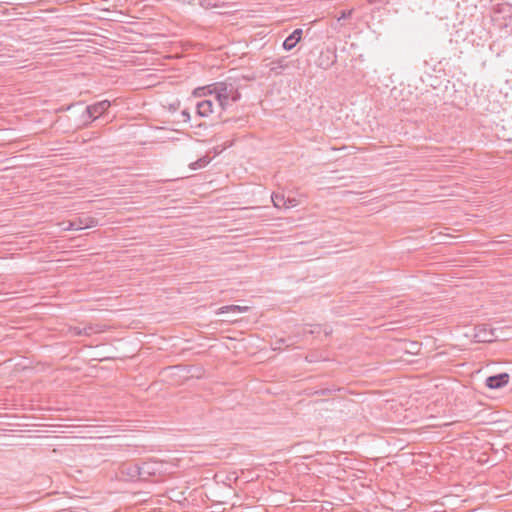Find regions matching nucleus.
<instances>
[{
	"label": "nucleus",
	"instance_id": "nucleus-17",
	"mask_svg": "<svg viewBox=\"0 0 512 512\" xmlns=\"http://www.w3.org/2000/svg\"><path fill=\"white\" fill-rule=\"evenodd\" d=\"M209 163V159L206 157H203L201 159H198L197 161L190 164V168L193 170L205 167Z\"/></svg>",
	"mask_w": 512,
	"mask_h": 512
},
{
	"label": "nucleus",
	"instance_id": "nucleus-12",
	"mask_svg": "<svg viewBox=\"0 0 512 512\" xmlns=\"http://www.w3.org/2000/svg\"><path fill=\"white\" fill-rule=\"evenodd\" d=\"M271 198H272L273 205L276 208L290 207V206L294 205L293 204L294 200H290V199L286 200L283 194L273 193Z\"/></svg>",
	"mask_w": 512,
	"mask_h": 512
},
{
	"label": "nucleus",
	"instance_id": "nucleus-25",
	"mask_svg": "<svg viewBox=\"0 0 512 512\" xmlns=\"http://www.w3.org/2000/svg\"><path fill=\"white\" fill-rule=\"evenodd\" d=\"M284 342H285V340H284V339H279V340H277V341H276V344H278V346H276L274 349H280V348H281V347H280V345H281V344H283Z\"/></svg>",
	"mask_w": 512,
	"mask_h": 512
},
{
	"label": "nucleus",
	"instance_id": "nucleus-23",
	"mask_svg": "<svg viewBox=\"0 0 512 512\" xmlns=\"http://www.w3.org/2000/svg\"><path fill=\"white\" fill-rule=\"evenodd\" d=\"M107 328H108V326H107V325H100V324L98 323V334H99V333H102V332H104V331H106V329H107Z\"/></svg>",
	"mask_w": 512,
	"mask_h": 512
},
{
	"label": "nucleus",
	"instance_id": "nucleus-13",
	"mask_svg": "<svg viewBox=\"0 0 512 512\" xmlns=\"http://www.w3.org/2000/svg\"><path fill=\"white\" fill-rule=\"evenodd\" d=\"M248 310H249L248 306L227 305V306L220 307L216 311V314H224V313H229V312L243 313V312H247Z\"/></svg>",
	"mask_w": 512,
	"mask_h": 512
},
{
	"label": "nucleus",
	"instance_id": "nucleus-24",
	"mask_svg": "<svg viewBox=\"0 0 512 512\" xmlns=\"http://www.w3.org/2000/svg\"><path fill=\"white\" fill-rule=\"evenodd\" d=\"M97 56H98V66L102 65L103 67H105L106 65L101 63V51L99 49H98Z\"/></svg>",
	"mask_w": 512,
	"mask_h": 512
},
{
	"label": "nucleus",
	"instance_id": "nucleus-19",
	"mask_svg": "<svg viewBox=\"0 0 512 512\" xmlns=\"http://www.w3.org/2000/svg\"><path fill=\"white\" fill-rule=\"evenodd\" d=\"M353 9L350 10H342L338 16H336L337 21H341L343 19H348L352 16Z\"/></svg>",
	"mask_w": 512,
	"mask_h": 512
},
{
	"label": "nucleus",
	"instance_id": "nucleus-28",
	"mask_svg": "<svg viewBox=\"0 0 512 512\" xmlns=\"http://www.w3.org/2000/svg\"><path fill=\"white\" fill-rule=\"evenodd\" d=\"M107 358H98V362H101L103 360H106Z\"/></svg>",
	"mask_w": 512,
	"mask_h": 512
},
{
	"label": "nucleus",
	"instance_id": "nucleus-15",
	"mask_svg": "<svg viewBox=\"0 0 512 512\" xmlns=\"http://www.w3.org/2000/svg\"><path fill=\"white\" fill-rule=\"evenodd\" d=\"M199 4L204 9H211L223 6L220 0H199Z\"/></svg>",
	"mask_w": 512,
	"mask_h": 512
},
{
	"label": "nucleus",
	"instance_id": "nucleus-22",
	"mask_svg": "<svg viewBox=\"0 0 512 512\" xmlns=\"http://www.w3.org/2000/svg\"><path fill=\"white\" fill-rule=\"evenodd\" d=\"M86 110L92 116L93 113L96 112V104L87 106Z\"/></svg>",
	"mask_w": 512,
	"mask_h": 512
},
{
	"label": "nucleus",
	"instance_id": "nucleus-26",
	"mask_svg": "<svg viewBox=\"0 0 512 512\" xmlns=\"http://www.w3.org/2000/svg\"><path fill=\"white\" fill-rule=\"evenodd\" d=\"M368 1H369V3L377 2V0H368ZM378 2L388 3L389 0H378Z\"/></svg>",
	"mask_w": 512,
	"mask_h": 512
},
{
	"label": "nucleus",
	"instance_id": "nucleus-11",
	"mask_svg": "<svg viewBox=\"0 0 512 512\" xmlns=\"http://www.w3.org/2000/svg\"><path fill=\"white\" fill-rule=\"evenodd\" d=\"M139 470L141 472L140 480L144 481H149L156 474V469L152 463H142L139 465Z\"/></svg>",
	"mask_w": 512,
	"mask_h": 512
},
{
	"label": "nucleus",
	"instance_id": "nucleus-18",
	"mask_svg": "<svg viewBox=\"0 0 512 512\" xmlns=\"http://www.w3.org/2000/svg\"><path fill=\"white\" fill-rule=\"evenodd\" d=\"M103 420L98 417V439L110 438L111 436L107 434V431H101L100 428L105 427L104 424H100Z\"/></svg>",
	"mask_w": 512,
	"mask_h": 512
},
{
	"label": "nucleus",
	"instance_id": "nucleus-29",
	"mask_svg": "<svg viewBox=\"0 0 512 512\" xmlns=\"http://www.w3.org/2000/svg\"><path fill=\"white\" fill-rule=\"evenodd\" d=\"M70 226H71L72 229H75L74 228V223H71Z\"/></svg>",
	"mask_w": 512,
	"mask_h": 512
},
{
	"label": "nucleus",
	"instance_id": "nucleus-14",
	"mask_svg": "<svg viewBox=\"0 0 512 512\" xmlns=\"http://www.w3.org/2000/svg\"><path fill=\"white\" fill-rule=\"evenodd\" d=\"M212 93H214L213 84L212 85H208V86H204V87H198V88L194 89L192 94L195 97H202V96H206V95H209V94H212Z\"/></svg>",
	"mask_w": 512,
	"mask_h": 512
},
{
	"label": "nucleus",
	"instance_id": "nucleus-1",
	"mask_svg": "<svg viewBox=\"0 0 512 512\" xmlns=\"http://www.w3.org/2000/svg\"><path fill=\"white\" fill-rule=\"evenodd\" d=\"M213 87L215 98L222 110L226 109L229 101L237 102L241 98L240 92L232 83L217 82Z\"/></svg>",
	"mask_w": 512,
	"mask_h": 512
},
{
	"label": "nucleus",
	"instance_id": "nucleus-20",
	"mask_svg": "<svg viewBox=\"0 0 512 512\" xmlns=\"http://www.w3.org/2000/svg\"><path fill=\"white\" fill-rule=\"evenodd\" d=\"M333 391H336V389L335 388H333V389L324 388V389L316 390L315 394L320 395V396H326V395H330Z\"/></svg>",
	"mask_w": 512,
	"mask_h": 512
},
{
	"label": "nucleus",
	"instance_id": "nucleus-8",
	"mask_svg": "<svg viewBox=\"0 0 512 512\" xmlns=\"http://www.w3.org/2000/svg\"><path fill=\"white\" fill-rule=\"evenodd\" d=\"M303 30L300 28L295 29L283 42V49L286 51L292 50L301 40Z\"/></svg>",
	"mask_w": 512,
	"mask_h": 512
},
{
	"label": "nucleus",
	"instance_id": "nucleus-16",
	"mask_svg": "<svg viewBox=\"0 0 512 512\" xmlns=\"http://www.w3.org/2000/svg\"><path fill=\"white\" fill-rule=\"evenodd\" d=\"M271 71H275L276 73L278 69L287 68V64L285 63V58H279L271 63Z\"/></svg>",
	"mask_w": 512,
	"mask_h": 512
},
{
	"label": "nucleus",
	"instance_id": "nucleus-21",
	"mask_svg": "<svg viewBox=\"0 0 512 512\" xmlns=\"http://www.w3.org/2000/svg\"><path fill=\"white\" fill-rule=\"evenodd\" d=\"M181 115H182L183 121L187 122V121H189V120H190V113H189V111H188V110H186V109H185V110H183V111L181 112Z\"/></svg>",
	"mask_w": 512,
	"mask_h": 512
},
{
	"label": "nucleus",
	"instance_id": "nucleus-4",
	"mask_svg": "<svg viewBox=\"0 0 512 512\" xmlns=\"http://www.w3.org/2000/svg\"><path fill=\"white\" fill-rule=\"evenodd\" d=\"M120 0H98V10L103 12L104 15H98V21H113L117 20L110 17L109 14H117V11L112 10L116 7V3Z\"/></svg>",
	"mask_w": 512,
	"mask_h": 512
},
{
	"label": "nucleus",
	"instance_id": "nucleus-3",
	"mask_svg": "<svg viewBox=\"0 0 512 512\" xmlns=\"http://www.w3.org/2000/svg\"><path fill=\"white\" fill-rule=\"evenodd\" d=\"M491 12L492 20L494 22H498L502 19L504 22L499 23V26L506 27V20L511 19L512 17V5L504 1L498 2L497 0H492Z\"/></svg>",
	"mask_w": 512,
	"mask_h": 512
},
{
	"label": "nucleus",
	"instance_id": "nucleus-10",
	"mask_svg": "<svg viewBox=\"0 0 512 512\" xmlns=\"http://www.w3.org/2000/svg\"><path fill=\"white\" fill-rule=\"evenodd\" d=\"M213 106V101L208 99L198 102L196 105L197 115L200 117H208L211 113H213Z\"/></svg>",
	"mask_w": 512,
	"mask_h": 512
},
{
	"label": "nucleus",
	"instance_id": "nucleus-9",
	"mask_svg": "<svg viewBox=\"0 0 512 512\" xmlns=\"http://www.w3.org/2000/svg\"><path fill=\"white\" fill-rule=\"evenodd\" d=\"M121 473L126 475L131 480H140L141 472L139 470V464L137 463H124L121 466Z\"/></svg>",
	"mask_w": 512,
	"mask_h": 512
},
{
	"label": "nucleus",
	"instance_id": "nucleus-6",
	"mask_svg": "<svg viewBox=\"0 0 512 512\" xmlns=\"http://www.w3.org/2000/svg\"><path fill=\"white\" fill-rule=\"evenodd\" d=\"M510 375L506 372L492 375L486 378L485 384L490 389H499L506 386L509 382Z\"/></svg>",
	"mask_w": 512,
	"mask_h": 512
},
{
	"label": "nucleus",
	"instance_id": "nucleus-5",
	"mask_svg": "<svg viewBox=\"0 0 512 512\" xmlns=\"http://www.w3.org/2000/svg\"><path fill=\"white\" fill-rule=\"evenodd\" d=\"M337 61L336 48H327L322 51L318 58V66L327 70Z\"/></svg>",
	"mask_w": 512,
	"mask_h": 512
},
{
	"label": "nucleus",
	"instance_id": "nucleus-27",
	"mask_svg": "<svg viewBox=\"0 0 512 512\" xmlns=\"http://www.w3.org/2000/svg\"><path fill=\"white\" fill-rule=\"evenodd\" d=\"M99 38H104V39H106V37L101 36L100 34H98V39H99ZM97 45L102 46L103 44H102L101 42H99V41H98V42H97Z\"/></svg>",
	"mask_w": 512,
	"mask_h": 512
},
{
	"label": "nucleus",
	"instance_id": "nucleus-7",
	"mask_svg": "<svg viewBox=\"0 0 512 512\" xmlns=\"http://www.w3.org/2000/svg\"><path fill=\"white\" fill-rule=\"evenodd\" d=\"M475 337L479 342L484 343L492 342L495 339L493 330L488 328L486 325H479L476 327Z\"/></svg>",
	"mask_w": 512,
	"mask_h": 512
},
{
	"label": "nucleus",
	"instance_id": "nucleus-2",
	"mask_svg": "<svg viewBox=\"0 0 512 512\" xmlns=\"http://www.w3.org/2000/svg\"><path fill=\"white\" fill-rule=\"evenodd\" d=\"M118 105V99L110 101L109 99L98 100V125H106L117 115L114 109Z\"/></svg>",
	"mask_w": 512,
	"mask_h": 512
}]
</instances>
